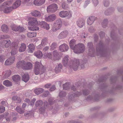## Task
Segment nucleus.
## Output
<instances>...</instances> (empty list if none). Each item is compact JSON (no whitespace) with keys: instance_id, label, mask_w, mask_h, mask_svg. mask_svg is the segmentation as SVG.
Segmentation results:
<instances>
[{"instance_id":"27","label":"nucleus","mask_w":123,"mask_h":123,"mask_svg":"<svg viewBox=\"0 0 123 123\" xmlns=\"http://www.w3.org/2000/svg\"><path fill=\"white\" fill-rule=\"evenodd\" d=\"M18 48V44H16L14 46V48L15 49H13L11 51V54L12 55H14L16 54L17 53V49Z\"/></svg>"},{"instance_id":"56","label":"nucleus","mask_w":123,"mask_h":123,"mask_svg":"<svg viewBox=\"0 0 123 123\" xmlns=\"http://www.w3.org/2000/svg\"><path fill=\"white\" fill-rule=\"evenodd\" d=\"M49 94V92L48 91H46L44 92L42 96L43 97H47Z\"/></svg>"},{"instance_id":"47","label":"nucleus","mask_w":123,"mask_h":123,"mask_svg":"<svg viewBox=\"0 0 123 123\" xmlns=\"http://www.w3.org/2000/svg\"><path fill=\"white\" fill-rule=\"evenodd\" d=\"M108 23V20L107 19H105L104 20L102 23V25L104 27L107 26Z\"/></svg>"},{"instance_id":"14","label":"nucleus","mask_w":123,"mask_h":123,"mask_svg":"<svg viewBox=\"0 0 123 123\" xmlns=\"http://www.w3.org/2000/svg\"><path fill=\"white\" fill-rule=\"evenodd\" d=\"M37 63H36V66L34 69V73L36 75H38L41 73L42 74V72H43L44 71V69L38 68L37 66Z\"/></svg>"},{"instance_id":"43","label":"nucleus","mask_w":123,"mask_h":123,"mask_svg":"<svg viewBox=\"0 0 123 123\" xmlns=\"http://www.w3.org/2000/svg\"><path fill=\"white\" fill-rule=\"evenodd\" d=\"M33 115V113L31 111H29L24 113V116L26 117H30Z\"/></svg>"},{"instance_id":"16","label":"nucleus","mask_w":123,"mask_h":123,"mask_svg":"<svg viewBox=\"0 0 123 123\" xmlns=\"http://www.w3.org/2000/svg\"><path fill=\"white\" fill-rule=\"evenodd\" d=\"M39 22V25L41 26V27L47 30H48L49 29V25L46 22L44 21H42Z\"/></svg>"},{"instance_id":"38","label":"nucleus","mask_w":123,"mask_h":123,"mask_svg":"<svg viewBox=\"0 0 123 123\" xmlns=\"http://www.w3.org/2000/svg\"><path fill=\"white\" fill-rule=\"evenodd\" d=\"M37 34L36 33L33 32H29L27 34V36L29 37L32 38L36 36Z\"/></svg>"},{"instance_id":"32","label":"nucleus","mask_w":123,"mask_h":123,"mask_svg":"<svg viewBox=\"0 0 123 123\" xmlns=\"http://www.w3.org/2000/svg\"><path fill=\"white\" fill-rule=\"evenodd\" d=\"M3 84L6 86H11L12 85L11 82L7 80L4 81L3 82Z\"/></svg>"},{"instance_id":"58","label":"nucleus","mask_w":123,"mask_h":123,"mask_svg":"<svg viewBox=\"0 0 123 123\" xmlns=\"http://www.w3.org/2000/svg\"><path fill=\"white\" fill-rule=\"evenodd\" d=\"M81 94V93L79 92H76L74 93L72 95L74 97H77L79 96Z\"/></svg>"},{"instance_id":"18","label":"nucleus","mask_w":123,"mask_h":123,"mask_svg":"<svg viewBox=\"0 0 123 123\" xmlns=\"http://www.w3.org/2000/svg\"><path fill=\"white\" fill-rule=\"evenodd\" d=\"M45 0H34L33 2L34 5L37 6H40L43 4Z\"/></svg>"},{"instance_id":"53","label":"nucleus","mask_w":123,"mask_h":123,"mask_svg":"<svg viewBox=\"0 0 123 123\" xmlns=\"http://www.w3.org/2000/svg\"><path fill=\"white\" fill-rule=\"evenodd\" d=\"M104 5L106 7L108 6L109 5V3L108 0H105L104 2Z\"/></svg>"},{"instance_id":"40","label":"nucleus","mask_w":123,"mask_h":123,"mask_svg":"<svg viewBox=\"0 0 123 123\" xmlns=\"http://www.w3.org/2000/svg\"><path fill=\"white\" fill-rule=\"evenodd\" d=\"M43 103V102L41 100H38L36 102L35 105L37 107H38L42 105Z\"/></svg>"},{"instance_id":"11","label":"nucleus","mask_w":123,"mask_h":123,"mask_svg":"<svg viewBox=\"0 0 123 123\" xmlns=\"http://www.w3.org/2000/svg\"><path fill=\"white\" fill-rule=\"evenodd\" d=\"M56 15L54 14H51L48 16H46L45 19L46 21L50 22L54 20L56 18Z\"/></svg>"},{"instance_id":"4","label":"nucleus","mask_w":123,"mask_h":123,"mask_svg":"<svg viewBox=\"0 0 123 123\" xmlns=\"http://www.w3.org/2000/svg\"><path fill=\"white\" fill-rule=\"evenodd\" d=\"M59 15L60 17L62 18L68 17L70 18L72 16V13L70 11H61L59 12Z\"/></svg>"},{"instance_id":"61","label":"nucleus","mask_w":123,"mask_h":123,"mask_svg":"<svg viewBox=\"0 0 123 123\" xmlns=\"http://www.w3.org/2000/svg\"><path fill=\"white\" fill-rule=\"evenodd\" d=\"M1 36L2 39L8 38L10 37L9 36L6 35H1Z\"/></svg>"},{"instance_id":"13","label":"nucleus","mask_w":123,"mask_h":123,"mask_svg":"<svg viewBox=\"0 0 123 123\" xmlns=\"http://www.w3.org/2000/svg\"><path fill=\"white\" fill-rule=\"evenodd\" d=\"M68 46L66 44H63L59 46V49L61 52L67 51L68 49Z\"/></svg>"},{"instance_id":"49","label":"nucleus","mask_w":123,"mask_h":123,"mask_svg":"<svg viewBox=\"0 0 123 123\" xmlns=\"http://www.w3.org/2000/svg\"><path fill=\"white\" fill-rule=\"evenodd\" d=\"M112 12L111 9H109L105 11V15H108L110 14Z\"/></svg>"},{"instance_id":"23","label":"nucleus","mask_w":123,"mask_h":123,"mask_svg":"<svg viewBox=\"0 0 123 123\" xmlns=\"http://www.w3.org/2000/svg\"><path fill=\"white\" fill-rule=\"evenodd\" d=\"M62 65L61 64H58L56 65L55 69V71L56 73H58L60 72L62 68Z\"/></svg>"},{"instance_id":"54","label":"nucleus","mask_w":123,"mask_h":123,"mask_svg":"<svg viewBox=\"0 0 123 123\" xmlns=\"http://www.w3.org/2000/svg\"><path fill=\"white\" fill-rule=\"evenodd\" d=\"M36 99V98H33L31 101L30 100L29 104L30 105H33L34 104V102L35 101Z\"/></svg>"},{"instance_id":"50","label":"nucleus","mask_w":123,"mask_h":123,"mask_svg":"<svg viewBox=\"0 0 123 123\" xmlns=\"http://www.w3.org/2000/svg\"><path fill=\"white\" fill-rule=\"evenodd\" d=\"M59 29V27L55 26V25L54 24L52 27V30L53 31H55Z\"/></svg>"},{"instance_id":"20","label":"nucleus","mask_w":123,"mask_h":123,"mask_svg":"<svg viewBox=\"0 0 123 123\" xmlns=\"http://www.w3.org/2000/svg\"><path fill=\"white\" fill-rule=\"evenodd\" d=\"M31 15L34 16L40 17L41 16V13L39 11L37 10L32 11L31 13Z\"/></svg>"},{"instance_id":"62","label":"nucleus","mask_w":123,"mask_h":123,"mask_svg":"<svg viewBox=\"0 0 123 123\" xmlns=\"http://www.w3.org/2000/svg\"><path fill=\"white\" fill-rule=\"evenodd\" d=\"M30 0H23V3L24 4H26L27 5L29 6L30 5V3L28 2Z\"/></svg>"},{"instance_id":"10","label":"nucleus","mask_w":123,"mask_h":123,"mask_svg":"<svg viewBox=\"0 0 123 123\" xmlns=\"http://www.w3.org/2000/svg\"><path fill=\"white\" fill-rule=\"evenodd\" d=\"M96 18L93 16L89 17L87 20V24L89 25H91L94 22Z\"/></svg>"},{"instance_id":"42","label":"nucleus","mask_w":123,"mask_h":123,"mask_svg":"<svg viewBox=\"0 0 123 123\" xmlns=\"http://www.w3.org/2000/svg\"><path fill=\"white\" fill-rule=\"evenodd\" d=\"M28 29L30 30L33 31L37 30L39 29V27H33V26H29L28 27Z\"/></svg>"},{"instance_id":"48","label":"nucleus","mask_w":123,"mask_h":123,"mask_svg":"<svg viewBox=\"0 0 123 123\" xmlns=\"http://www.w3.org/2000/svg\"><path fill=\"white\" fill-rule=\"evenodd\" d=\"M66 93L63 91H61L60 92L59 96L61 97H63L66 96Z\"/></svg>"},{"instance_id":"2","label":"nucleus","mask_w":123,"mask_h":123,"mask_svg":"<svg viewBox=\"0 0 123 123\" xmlns=\"http://www.w3.org/2000/svg\"><path fill=\"white\" fill-rule=\"evenodd\" d=\"M85 50V47L84 44L82 43L79 44L75 45V49L74 51L77 54L82 53Z\"/></svg>"},{"instance_id":"55","label":"nucleus","mask_w":123,"mask_h":123,"mask_svg":"<svg viewBox=\"0 0 123 123\" xmlns=\"http://www.w3.org/2000/svg\"><path fill=\"white\" fill-rule=\"evenodd\" d=\"M51 48V49H53L56 47V43H53L50 46Z\"/></svg>"},{"instance_id":"52","label":"nucleus","mask_w":123,"mask_h":123,"mask_svg":"<svg viewBox=\"0 0 123 123\" xmlns=\"http://www.w3.org/2000/svg\"><path fill=\"white\" fill-rule=\"evenodd\" d=\"M92 3L95 6H96L99 3L98 0H92Z\"/></svg>"},{"instance_id":"36","label":"nucleus","mask_w":123,"mask_h":123,"mask_svg":"<svg viewBox=\"0 0 123 123\" xmlns=\"http://www.w3.org/2000/svg\"><path fill=\"white\" fill-rule=\"evenodd\" d=\"M12 80L14 81L17 82L19 81L20 79V77L18 75H16L12 77Z\"/></svg>"},{"instance_id":"8","label":"nucleus","mask_w":123,"mask_h":123,"mask_svg":"<svg viewBox=\"0 0 123 123\" xmlns=\"http://www.w3.org/2000/svg\"><path fill=\"white\" fill-rule=\"evenodd\" d=\"M79 66V62L78 60H75L73 61L72 67L74 70H76Z\"/></svg>"},{"instance_id":"3","label":"nucleus","mask_w":123,"mask_h":123,"mask_svg":"<svg viewBox=\"0 0 123 123\" xmlns=\"http://www.w3.org/2000/svg\"><path fill=\"white\" fill-rule=\"evenodd\" d=\"M58 8L56 4H53L47 7V11L48 12H54L57 11Z\"/></svg>"},{"instance_id":"19","label":"nucleus","mask_w":123,"mask_h":123,"mask_svg":"<svg viewBox=\"0 0 123 123\" xmlns=\"http://www.w3.org/2000/svg\"><path fill=\"white\" fill-rule=\"evenodd\" d=\"M21 1L20 0H17L13 4L12 6L13 9H16L20 6Z\"/></svg>"},{"instance_id":"25","label":"nucleus","mask_w":123,"mask_h":123,"mask_svg":"<svg viewBox=\"0 0 123 123\" xmlns=\"http://www.w3.org/2000/svg\"><path fill=\"white\" fill-rule=\"evenodd\" d=\"M21 46L19 49V51L20 52H22L24 51L26 49V45L25 44L22 43L21 44Z\"/></svg>"},{"instance_id":"60","label":"nucleus","mask_w":123,"mask_h":123,"mask_svg":"<svg viewBox=\"0 0 123 123\" xmlns=\"http://www.w3.org/2000/svg\"><path fill=\"white\" fill-rule=\"evenodd\" d=\"M88 46L89 48V50L90 51V49H92V48L93 45L92 43L90 42L88 43Z\"/></svg>"},{"instance_id":"12","label":"nucleus","mask_w":123,"mask_h":123,"mask_svg":"<svg viewBox=\"0 0 123 123\" xmlns=\"http://www.w3.org/2000/svg\"><path fill=\"white\" fill-rule=\"evenodd\" d=\"M68 34V32L66 31H65L61 32L58 36V37L60 39L65 38Z\"/></svg>"},{"instance_id":"34","label":"nucleus","mask_w":123,"mask_h":123,"mask_svg":"<svg viewBox=\"0 0 123 123\" xmlns=\"http://www.w3.org/2000/svg\"><path fill=\"white\" fill-rule=\"evenodd\" d=\"M11 74V72L10 70H9L6 71L5 73L3 76V78L4 79H5L9 77Z\"/></svg>"},{"instance_id":"15","label":"nucleus","mask_w":123,"mask_h":123,"mask_svg":"<svg viewBox=\"0 0 123 123\" xmlns=\"http://www.w3.org/2000/svg\"><path fill=\"white\" fill-rule=\"evenodd\" d=\"M77 24L79 27L81 28L85 25V21L83 19H80L77 20Z\"/></svg>"},{"instance_id":"6","label":"nucleus","mask_w":123,"mask_h":123,"mask_svg":"<svg viewBox=\"0 0 123 123\" xmlns=\"http://www.w3.org/2000/svg\"><path fill=\"white\" fill-rule=\"evenodd\" d=\"M50 105L48 104L47 102L45 101L43 103V106L41 107L39 109V112L42 114H43L45 111L46 109L49 108Z\"/></svg>"},{"instance_id":"22","label":"nucleus","mask_w":123,"mask_h":123,"mask_svg":"<svg viewBox=\"0 0 123 123\" xmlns=\"http://www.w3.org/2000/svg\"><path fill=\"white\" fill-rule=\"evenodd\" d=\"M76 41L74 39H73L71 40L70 42V48L73 49L74 51V49H75Z\"/></svg>"},{"instance_id":"33","label":"nucleus","mask_w":123,"mask_h":123,"mask_svg":"<svg viewBox=\"0 0 123 123\" xmlns=\"http://www.w3.org/2000/svg\"><path fill=\"white\" fill-rule=\"evenodd\" d=\"M16 110L20 114L23 113L25 112V109H22L19 106H17L16 108Z\"/></svg>"},{"instance_id":"64","label":"nucleus","mask_w":123,"mask_h":123,"mask_svg":"<svg viewBox=\"0 0 123 123\" xmlns=\"http://www.w3.org/2000/svg\"><path fill=\"white\" fill-rule=\"evenodd\" d=\"M90 0H87L86 1L84 4V6L85 7L89 3H90Z\"/></svg>"},{"instance_id":"30","label":"nucleus","mask_w":123,"mask_h":123,"mask_svg":"<svg viewBox=\"0 0 123 123\" xmlns=\"http://www.w3.org/2000/svg\"><path fill=\"white\" fill-rule=\"evenodd\" d=\"M29 51L30 53H32L35 50V46L33 44H30L28 46Z\"/></svg>"},{"instance_id":"24","label":"nucleus","mask_w":123,"mask_h":123,"mask_svg":"<svg viewBox=\"0 0 123 123\" xmlns=\"http://www.w3.org/2000/svg\"><path fill=\"white\" fill-rule=\"evenodd\" d=\"M68 60V56L67 55L64 57L62 60V62L64 65L65 66H67Z\"/></svg>"},{"instance_id":"57","label":"nucleus","mask_w":123,"mask_h":123,"mask_svg":"<svg viewBox=\"0 0 123 123\" xmlns=\"http://www.w3.org/2000/svg\"><path fill=\"white\" fill-rule=\"evenodd\" d=\"M5 110V107L3 106H0V113L4 112Z\"/></svg>"},{"instance_id":"37","label":"nucleus","mask_w":123,"mask_h":123,"mask_svg":"<svg viewBox=\"0 0 123 123\" xmlns=\"http://www.w3.org/2000/svg\"><path fill=\"white\" fill-rule=\"evenodd\" d=\"M2 30L4 32H7L8 30L7 26L6 25H2L1 27Z\"/></svg>"},{"instance_id":"51","label":"nucleus","mask_w":123,"mask_h":123,"mask_svg":"<svg viewBox=\"0 0 123 123\" xmlns=\"http://www.w3.org/2000/svg\"><path fill=\"white\" fill-rule=\"evenodd\" d=\"M6 40H3L0 41V46L3 47L5 46Z\"/></svg>"},{"instance_id":"41","label":"nucleus","mask_w":123,"mask_h":123,"mask_svg":"<svg viewBox=\"0 0 123 123\" xmlns=\"http://www.w3.org/2000/svg\"><path fill=\"white\" fill-rule=\"evenodd\" d=\"M5 42V47L6 48H8L11 45V42L10 40L9 39L6 40V41Z\"/></svg>"},{"instance_id":"21","label":"nucleus","mask_w":123,"mask_h":123,"mask_svg":"<svg viewBox=\"0 0 123 123\" xmlns=\"http://www.w3.org/2000/svg\"><path fill=\"white\" fill-rule=\"evenodd\" d=\"M34 54L35 56L38 58H41L43 56L42 52L40 50H38L35 52Z\"/></svg>"},{"instance_id":"28","label":"nucleus","mask_w":123,"mask_h":123,"mask_svg":"<svg viewBox=\"0 0 123 123\" xmlns=\"http://www.w3.org/2000/svg\"><path fill=\"white\" fill-rule=\"evenodd\" d=\"M29 78V76L27 74H25L22 76V80L25 82H26L28 81Z\"/></svg>"},{"instance_id":"9","label":"nucleus","mask_w":123,"mask_h":123,"mask_svg":"<svg viewBox=\"0 0 123 123\" xmlns=\"http://www.w3.org/2000/svg\"><path fill=\"white\" fill-rule=\"evenodd\" d=\"M15 58L14 57H12L8 58L5 61V65H10L14 62Z\"/></svg>"},{"instance_id":"59","label":"nucleus","mask_w":123,"mask_h":123,"mask_svg":"<svg viewBox=\"0 0 123 123\" xmlns=\"http://www.w3.org/2000/svg\"><path fill=\"white\" fill-rule=\"evenodd\" d=\"M5 60L4 56L2 55H0V62L3 63Z\"/></svg>"},{"instance_id":"17","label":"nucleus","mask_w":123,"mask_h":123,"mask_svg":"<svg viewBox=\"0 0 123 123\" xmlns=\"http://www.w3.org/2000/svg\"><path fill=\"white\" fill-rule=\"evenodd\" d=\"M23 69L26 70L31 69L32 67V65L30 62H25V66H24Z\"/></svg>"},{"instance_id":"1","label":"nucleus","mask_w":123,"mask_h":123,"mask_svg":"<svg viewBox=\"0 0 123 123\" xmlns=\"http://www.w3.org/2000/svg\"><path fill=\"white\" fill-rule=\"evenodd\" d=\"M11 5L9 2H4L0 7V11H3L5 13H8L11 12L13 9L12 6H8Z\"/></svg>"},{"instance_id":"31","label":"nucleus","mask_w":123,"mask_h":123,"mask_svg":"<svg viewBox=\"0 0 123 123\" xmlns=\"http://www.w3.org/2000/svg\"><path fill=\"white\" fill-rule=\"evenodd\" d=\"M25 62L24 61H19L17 64V67L18 68L21 67L23 69V67L25 66Z\"/></svg>"},{"instance_id":"5","label":"nucleus","mask_w":123,"mask_h":123,"mask_svg":"<svg viewBox=\"0 0 123 123\" xmlns=\"http://www.w3.org/2000/svg\"><path fill=\"white\" fill-rule=\"evenodd\" d=\"M11 27L12 30L15 31H18L20 32H22L24 31L25 30L22 27L15 25H11Z\"/></svg>"},{"instance_id":"46","label":"nucleus","mask_w":123,"mask_h":123,"mask_svg":"<svg viewBox=\"0 0 123 123\" xmlns=\"http://www.w3.org/2000/svg\"><path fill=\"white\" fill-rule=\"evenodd\" d=\"M47 42V39L46 38H43L42 40L41 43L43 45H45Z\"/></svg>"},{"instance_id":"29","label":"nucleus","mask_w":123,"mask_h":123,"mask_svg":"<svg viewBox=\"0 0 123 123\" xmlns=\"http://www.w3.org/2000/svg\"><path fill=\"white\" fill-rule=\"evenodd\" d=\"M96 50L97 52H99L100 53L103 52V47L102 43H99V45L97 47Z\"/></svg>"},{"instance_id":"39","label":"nucleus","mask_w":123,"mask_h":123,"mask_svg":"<svg viewBox=\"0 0 123 123\" xmlns=\"http://www.w3.org/2000/svg\"><path fill=\"white\" fill-rule=\"evenodd\" d=\"M36 63H37V65L38 68L44 69V67L42 65V64L40 62H36L35 63V68L36 66Z\"/></svg>"},{"instance_id":"35","label":"nucleus","mask_w":123,"mask_h":123,"mask_svg":"<svg viewBox=\"0 0 123 123\" xmlns=\"http://www.w3.org/2000/svg\"><path fill=\"white\" fill-rule=\"evenodd\" d=\"M62 24V22L61 20L60 19H58L56 21V23L54 24L55 26L60 28Z\"/></svg>"},{"instance_id":"44","label":"nucleus","mask_w":123,"mask_h":123,"mask_svg":"<svg viewBox=\"0 0 123 123\" xmlns=\"http://www.w3.org/2000/svg\"><path fill=\"white\" fill-rule=\"evenodd\" d=\"M69 85L68 83H66L63 85V89L65 90H68L69 89Z\"/></svg>"},{"instance_id":"63","label":"nucleus","mask_w":123,"mask_h":123,"mask_svg":"<svg viewBox=\"0 0 123 123\" xmlns=\"http://www.w3.org/2000/svg\"><path fill=\"white\" fill-rule=\"evenodd\" d=\"M53 55L54 56H57L58 55V53L57 50L54 51L53 52Z\"/></svg>"},{"instance_id":"7","label":"nucleus","mask_w":123,"mask_h":123,"mask_svg":"<svg viewBox=\"0 0 123 123\" xmlns=\"http://www.w3.org/2000/svg\"><path fill=\"white\" fill-rule=\"evenodd\" d=\"M39 22H40L37 21L36 18H31L30 19V21L28 22V24L29 25H31V26H32L35 25H39Z\"/></svg>"},{"instance_id":"26","label":"nucleus","mask_w":123,"mask_h":123,"mask_svg":"<svg viewBox=\"0 0 123 123\" xmlns=\"http://www.w3.org/2000/svg\"><path fill=\"white\" fill-rule=\"evenodd\" d=\"M44 91V90L42 88H39L35 89L34 92L36 94L38 95L42 93Z\"/></svg>"},{"instance_id":"45","label":"nucleus","mask_w":123,"mask_h":123,"mask_svg":"<svg viewBox=\"0 0 123 123\" xmlns=\"http://www.w3.org/2000/svg\"><path fill=\"white\" fill-rule=\"evenodd\" d=\"M62 8L64 9H67L69 7V6L68 4L66 3L63 2L62 4Z\"/></svg>"}]
</instances>
